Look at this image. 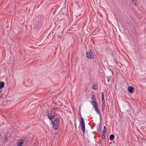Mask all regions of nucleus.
Returning a JSON list of instances; mask_svg holds the SVG:
<instances>
[{
	"label": "nucleus",
	"mask_w": 146,
	"mask_h": 146,
	"mask_svg": "<svg viewBox=\"0 0 146 146\" xmlns=\"http://www.w3.org/2000/svg\"><path fill=\"white\" fill-rule=\"evenodd\" d=\"M51 112H50V111L48 112V118L51 121L52 119L56 117V116L55 114V111L51 110Z\"/></svg>",
	"instance_id": "obj_1"
},
{
	"label": "nucleus",
	"mask_w": 146,
	"mask_h": 146,
	"mask_svg": "<svg viewBox=\"0 0 146 146\" xmlns=\"http://www.w3.org/2000/svg\"><path fill=\"white\" fill-rule=\"evenodd\" d=\"M81 129L84 134L85 132V124L84 120L82 117L81 118Z\"/></svg>",
	"instance_id": "obj_2"
},
{
	"label": "nucleus",
	"mask_w": 146,
	"mask_h": 146,
	"mask_svg": "<svg viewBox=\"0 0 146 146\" xmlns=\"http://www.w3.org/2000/svg\"><path fill=\"white\" fill-rule=\"evenodd\" d=\"M51 122L53 125V127L55 130L58 129L59 126V123L58 122L56 121H53V120H51Z\"/></svg>",
	"instance_id": "obj_3"
},
{
	"label": "nucleus",
	"mask_w": 146,
	"mask_h": 146,
	"mask_svg": "<svg viewBox=\"0 0 146 146\" xmlns=\"http://www.w3.org/2000/svg\"><path fill=\"white\" fill-rule=\"evenodd\" d=\"M86 57L88 58L92 59L94 58V56L92 52L90 50V52H87L86 53Z\"/></svg>",
	"instance_id": "obj_4"
},
{
	"label": "nucleus",
	"mask_w": 146,
	"mask_h": 146,
	"mask_svg": "<svg viewBox=\"0 0 146 146\" xmlns=\"http://www.w3.org/2000/svg\"><path fill=\"white\" fill-rule=\"evenodd\" d=\"M76 8L78 9H81L83 8V7H84V6L82 5L81 3H76Z\"/></svg>",
	"instance_id": "obj_5"
},
{
	"label": "nucleus",
	"mask_w": 146,
	"mask_h": 146,
	"mask_svg": "<svg viewBox=\"0 0 146 146\" xmlns=\"http://www.w3.org/2000/svg\"><path fill=\"white\" fill-rule=\"evenodd\" d=\"M134 90V88L132 86H129L128 88V90L129 92L130 93H133V91Z\"/></svg>",
	"instance_id": "obj_6"
},
{
	"label": "nucleus",
	"mask_w": 146,
	"mask_h": 146,
	"mask_svg": "<svg viewBox=\"0 0 146 146\" xmlns=\"http://www.w3.org/2000/svg\"><path fill=\"white\" fill-rule=\"evenodd\" d=\"M23 143V141L22 140V139H20L18 143L17 144V145L18 146H22Z\"/></svg>",
	"instance_id": "obj_7"
},
{
	"label": "nucleus",
	"mask_w": 146,
	"mask_h": 146,
	"mask_svg": "<svg viewBox=\"0 0 146 146\" xmlns=\"http://www.w3.org/2000/svg\"><path fill=\"white\" fill-rule=\"evenodd\" d=\"M91 103L93 107L97 106V104L96 103V101H91Z\"/></svg>",
	"instance_id": "obj_8"
},
{
	"label": "nucleus",
	"mask_w": 146,
	"mask_h": 146,
	"mask_svg": "<svg viewBox=\"0 0 146 146\" xmlns=\"http://www.w3.org/2000/svg\"><path fill=\"white\" fill-rule=\"evenodd\" d=\"M5 85V83L1 81L0 82V89L3 88Z\"/></svg>",
	"instance_id": "obj_9"
},
{
	"label": "nucleus",
	"mask_w": 146,
	"mask_h": 146,
	"mask_svg": "<svg viewBox=\"0 0 146 146\" xmlns=\"http://www.w3.org/2000/svg\"><path fill=\"white\" fill-rule=\"evenodd\" d=\"M115 136L113 134H111L110 136V141H111L113 140Z\"/></svg>",
	"instance_id": "obj_10"
},
{
	"label": "nucleus",
	"mask_w": 146,
	"mask_h": 146,
	"mask_svg": "<svg viewBox=\"0 0 146 146\" xmlns=\"http://www.w3.org/2000/svg\"><path fill=\"white\" fill-rule=\"evenodd\" d=\"M92 88L94 90H96L98 89V84H94L92 86Z\"/></svg>",
	"instance_id": "obj_11"
},
{
	"label": "nucleus",
	"mask_w": 146,
	"mask_h": 146,
	"mask_svg": "<svg viewBox=\"0 0 146 146\" xmlns=\"http://www.w3.org/2000/svg\"><path fill=\"white\" fill-rule=\"evenodd\" d=\"M132 2L133 4L135 6H137V0H132Z\"/></svg>",
	"instance_id": "obj_12"
},
{
	"label": "nucleus",
	"mask_w": 146,
	"mask_h": 146,
	"mask_svg": "<svg viewBox=\"0 0 146 146\" xmlns=\"http://www.w3.org/2000/svg\"><path fill=\"white\" fill-rule=\"evenodd\" d=\"M101 94H102V101H104V92H103Z\"/></svg>",
	"instance_id": "obj_13"
},
{
	"label": "nucleus",
	"mask_w": 146,
	"mask_h": 146,
	"mask_svg": "<svg viewBox=\"0 0 146 146\" xmlns=\"http://www.w3.org/2000/svg\"><path fill=\"white\" fill-rule=\"evenodd\" d=\"M100 124H99V125H98L97 126V131L98 132L99 131H100Z\"/></svg>",
	"instance_id": "obj_14"
},
{
	"label": "nucleus",
	"mask_w": 146,
	"mask_h": 146,
	"mask_svg": "<svg viewBox=\"0 0 146 146\" xmlns=\"http://www.w3.org/2000/svg\"><path fill=\"white\" fill-rule=\"evenodd\" d=\"M59 121V119L58 118H55L54 119V120L53 121H56L57 122H58V121Z\"/></svg>",
	"instance_id": "obj_15"
},
{
	"label": "nucleus",
	"mask_w": 146,
	"mask_h": 146,
	"mask_svg": "<svg viewBox=\"0 0 146 146\" xmlns=\"http://www.w3.org/2000/svg\"><path fill=\"white\" fill-rule=\"evenodd\" d=\"M92 99L93 100V101H96V99L95 98V96L94 95H93L92 97Z\"/></svg>",
	"instance_id": "obj_16"
},
{
	"label": "nucleus",
	"mask_w": 146,
	"mask_h": 146,
	"mask_svg": "<svg viewBox=\"0 0 146 146\" xmlns=\"http://www.w3.org/2000/svg\"><path fill=\"white\" fill-rule=\"evenodd\" d=\"M59 33H57L58 35V37L59 38H60L62 37V36L61 35L62 34L61 33H60V32H59Z\"/></svg>",
	"instance_id": "obj_17"
},
{
	"label": "nucleus",
	"mask_w": 146,
	"mask_h": 146,
	"mask_svg": "<svg viewBox=\"0 0 146 146\" xmlns=\"http://www.w3.org/2000/svg\"><path fill=\"white\" fill-rule=\"evenodd\" d=\"M95 110L96 112L99 115H100V112H99V110L98 108L97 109Z\"/></svg>",
	"instance_id": "obj_18"
},
{
	"label": "nucleus",
	"mask_w": 146,
	"mask_h": 146,
	"mask_svg": "<svg viewBox=\"0 0 146 146\" xmlns=\"http://www.w3.org/2000/svg\"><path fill=\"white\" fill-rule=\"evenodd\" d=\"M106 130L104 129L103 131V133L102 134H106Z\"/></svg>",
	"instance_id": "obj_19"
},
{
	"label": "nucleus",
	"mask_w": 146,
	"mask_h": 146,
	"mask_svg": "<svg viewBox=\"0 0 146 146\" xmlns=\"http://www.w3.org/2000/svg\"><path fill=\"white\" fill-rule=\"evenodd\" d=\"M26 137H24L23 139H22V140L23 141V143L24 142H25V139H26Z\"/></svg>",
	"instance_id": "obj_20"
},
{
	"label": "nucleus",
	"mask_w": 146,
	"mask_h": 146,
	"mask_svg": "<svg viewBox=\"0 0 146 146\" xmlns=\"http://www.w3.org/2000/svg\"><path fill=\"white\" fill-rule=\"evenodd\" d=\"M106 134H102V138L103 139H104L105 138V136Z\"/></svg>",
	"instance_id": "obj_21"
},
{
	"label": "nucleus",
	"mask_w": 146,
	"mask_h": 146,
	"mask_svg": "<svg viewBox=\"0 0 146 146\" xmlns=\"http://www.w3.org/2000/svg\"><path fill=\"white\" fill-rule=\"evenodd\" d=\"M107 80L108 82H110L111 81L110 79L109 78V77H107Z\"/></svg>",
	"instance_id": "obj_22"
},
{
	"label": "nucleus",
	"mask_w": 146,
	"mask_h": 146,
	"mask_svg": "<svg viewBox=\"0 0 146 146\" xmlns=\"http://www.w3.org/2000/svg\"><path fill=\"white\" fill-rule=\"evenodd\" d=\"M52 110H57V108H52Z\"/></svg>",
	"instance_id": "obj_23"
},
{
	"label": "nucleus",
	"mask_w": 146,
	"mask_h": 146,
	"mask_svg": "<svg viewBox=\"0 0 146 146\" xmlns=\"http://www.w3.org/2000/svg\"><path fill=\"white\" fill-rule=\"evenodd\" d=\"M105 108L104 107H102V110L103 111L104 110Z\"/></svg>",
	"instance_id": "obj_24"
},
{
	"label": "nucleus",
	"mask_w": 146,
	"mask_h": 146,
	"mask_svg": "<svg viewBox=\"0 0 146 146\" xmlns=\"http://www.w3.org/2000/svg\"><path fill=\"white\" fill-rule=\"evenodd\" d=\"M94 108L95 110H96L98 108V107H97V106H96V107H94Z\"/></svg>",
	"instance_id": "obj_25"
},
{
	"label": "nucleus",
	"mask_w": 146,
	"mask_h": 146,
	"mask_svg": "<svg viewBox=\"0 0 146 146\" xmlns=\"http://www.w3.org/2000/svg\"><path fill=\"white\" fill-rule=\"evenodd\" d=\"M104 129L107 130V128L106 126H104Z\"/></svg>",
	"instance_id": "obj_26"
},
{
	"label": "nucleus",
	"mask_w": 146,
	"mask_h": 146,
	"mask_svg": "<svg viewBox=\"0 0 146 146\" xmlns=\"http://www.w3.org/2000/svg\"><path fill=\"white\" fill-rule=\"evenodd\" d=\"M75 128L76 129L77 128V127H76V122H75Z\"/></svg>",
	"instance_id": "obj_27"
},
{
	"label": "nucleus",
	"mask_w": 146,
	"mask_h": 146,
	"mask_svg": "<svg viewBox=\"0 0 146 146\" xmlns=\"http://www.w3.org/2000/svg\"><path fill=\"white\" fill-rule=\"evenodd\" d=\"M102 102L103 104L104 105V104H105V101L104 100V101H102Z\"/></svg>",
	"instance_id": "obj_28"
},
{
	"label": "nucleus",
	"mask_w": 146,
	"mask_h": 146,
	"mask_svg": "<svg viewBox=\"0 0 146 146\" xmlns=\"http://www.w3.org/2000/svg\"><path fill=\"white\" fill-rule=\"evenodd\" d=\"M8 137L7 136H5V140H7V139Z\"/></svg>",
	"instance_id": "obj_29"
},
{
	"label": "nucleus",
	"mask_w": 146,
	"mask_h": 146,
	"mask_svg": "<svg viewBox=\"0 0 146 146\" xmlns=\"http://www.w3.org/2000/svg\"><path fill=\"white\" fill-rule=\"evenodd\" d=\"M104 107L105 108V104H104V105L103 104L102 105V107Z\"/></svg>",
	"instance_id": "obj_30"
},
{
	"label": "nucleus",
	"mask_w": 146,
	"mask_h": 146,
	"mask_svg": "<svg viewBox=\"0 0 146 146\" xmlns=\"http://www.w3.org/2000/svg\"><path fill=\"white\" fill-rule=\"evenodd\" d=\"M94 127V126H93L91 127V128L93 129Z\"/></svg>",
	"instance_id": "obj_31"
},
{
	"label": "nucleus",
	"mask_w": 146,
	"mask_h": 146,
	"mask_svg": "<svg viewBox=\"0 0 146 146\" xmlns=\"http://www.w3.org/2000/svg\"><path fill=\"white\" fill-rule=\"evenodd\" d=\"M96 132H93V133H96Z\"/></svg>",
	"instance_id": "obj_32"
},
{
	"label": "nucleus",
	"mask_w": 146,
	"mask_h": 146,
	"mask_svg": "<svg viewBox=\"0 0 146 146\" xmlns=\"http://www.w3.org/2000/svg\"><path fill=\"white\" fill-rule=\"evenodd\" d=\"M95 125H96V124H94L93 126H95Z\"/></svg>",
	"instance_id": "obj_33"
},
{
	"label": "nucleus",
	"mask_w": 146,
	"mask_h": 146,
	"mask_svg": "<svg viewBox=\"0 0 146 146\" xmlns=\"http://www.w3.org/2000/svg\"><path fill=\"white\" fill-rule=\"evenodd\" d=\"M1 91H0V93H1Z\"/></svg>",
	"instance_id": "obj_34"
},
{
	"label": "nucleus",
	"mask_w": 146,
	"mask_h": 146,
	"mask_svg": "<svg viewBox=\"0 0 146 146\" xmlns=\"http://www.w3.org/2000/svg\"><path fill=\"white\" fill-rule=\"evenodd\" d=\"M55 104H56V103H55Z\"/></svg>",
	"instance_id": "obj_35"
},
{
	"label": "nucleus",
	"mask_w": 146,
	"mask_h": 146,
	"mask_svg": "<svg viewBox=\"0 0 146 146\" xmlns=\"http://www.w3.org/2000/svg\"><path fill=\"white\" fill-rule=\"evenodd\" d=\"M63 9L62 8L61 9Z\"/></svg>",
	"instance_id": "obj_36"
}]
</instances>
